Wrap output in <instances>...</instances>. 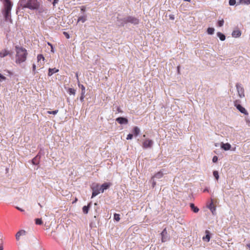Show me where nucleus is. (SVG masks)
Here are the masks:
<instances>
[{
	"mask_svg": "<svg viewBox=\"0 0 250 250\" xmlns=\"http://www.w3.org/2000/svg\"><path fill=\"white\" fill-rule=\"evenodd\" d=\"M40 5L41 3L38 0H20L18 9L22 7V9L28 8L31 10H35L39 9Z\"/></svg>",
	"mask_w": 250,
	"mask_h": 250,
	"instance_id": "nucleus-1",
	"label": "nucleus"
},
{
	"mask_svg": "<svg viewBox=\"0 0 250 250\" xmlns=\"http://www.w3.org/2000/svg\"><path fill=\"white\" fill-rule=\"evenodd\" d=\"M15 50L16 52V62L17 63H21L25 62L26 60L27 52L26 50L18 45L15 46Z\"/></svg>",
	"mask_w": 250,
	"mask_h": 250,
	"instance_id": "nucleus-2",
	"label": "nucleus"
},
{
	"mask_svg": "<svg viewBox=\"0 0 250 250\" xmlns=\"http://www.w3.org/2000/svg\"><path fill=\"white\" fill-rule=\"evenodd\" d=\"M234 105L237 108L239 112L241 113L248 115L249 113L247 110L240 104V101L239 100H235L234 102Z\"/></svg>",
	"mask_w": 250,
	"mask_h": 250,
	"instance_id": "nucleus-3",
	"label": "nucleus"
},
{
	"mask_svg": "<svg viewBox=\"0 0 250 250\" xmlns=\"http://www.w3.org/2000/svg\"><path fill=\"white\" fill-rule=\"evenodd\" d=\"M124 22H126V24L130 23L134 25H137L139 23V21L137 18L129 16L124 18Z\"/></svg>",
	"mask_w": 250,
	"mask_h": 250,
	"instance_id": "nucleus-4",
	"label": "nucleus"
},
{
	"mask_svg": "<svg viewBox=\"0 0 250 250\" xmlns=\"http://www.w3.org/2000/svg\"><path fill=\"white\" fill-rule=\"evenodd\" d=\"M4 9L3 10L11 11L13 2L10 0H3Z\"/></svg>",
	"mask_w": 250,
	"mask_h": 250,
	"instance_id": "nucleus-5",
	"label": "nucleus"
},
{
	"mask_svg": "<svg viewBox=\"0 0 250 250\" xmlns=\"http://www.w3.org/2000/svg\"><path fill=\"white\" fill-rule=\"evenodd\" d=\"M236 87L239 97L241 98L244 97L245 96L244 89L242 86V84L239 83H237L236 84Z\"/></svg>",
	"mask_w": 250,
	"mask_h": 250,
	"instance_id": "nucleus-6",
	"label": "nucleus"
},
{
	"mask_svg": "<svg viewBox=\"0 0 250 250\" xmlns=\"http://www.w3.org/2000/svg\"><path fill=\"white\" fill-rule=\"evenodd\" d=\"M99 184H96L95 185H93L91 188L92 190V193L91 196V198H94L97 195L100 193V190L99 188Z\"/></svg>",
	"mask_w": 250,
	"mask_h": 250,
	"instance_id": "nucleus-7",
	"label": "nucleus"
},
{
	"mask_svg": "<svg viewBox=\"0 0 250 250\" xmlns=\"http://www.w3.org/2000/svg\"><path fill=\"white\" fill-rule=\"evenodd\" d=\"M161 241L162 242H165L169 239V235L167 233L166 228L164 229L162 232L161 233Z\"/></svg>",
	"mask_w": 250,
	"mask_h": 250,
	"instance_id": "nucleus-8",
	"label": "nucleus"
},
{
	"mask_svg": "<svg viewBox=\"0 0 250 250\" xmlns=\"http://www.w3.org/2000/svg\"><path fill=\"white\" fill-rule=\"evenodd\" d=\"M153 144V141L150 139H146L143 143V147L144 149L151 148Z\"/></svg>",
	"mask_w": 250,
	"mask_h": 250,
	"instance_id": "nucleus-9",
	"label": "nucleus"
},
{
	"mask_svg": "<svg viewBox=\"0 0 250 250\" xmlns=\"http://www.w3.org/2000/svg\"><path fill=\"white\" fill-rule=\"evenodd\" d=\"M2 14L3 15L4 20L6 21H9L12 23V19L11 18V11L2 10Z\"/></svg>",
	"mask_w": 250,
	"mask_h": 250,
	"instance_id": "nucleus-10",
	"label": "nucleus"
},
{
	"mask_svg": "<svg viewBox=\"0 0 250 250\" xmlns=\"http://www.w3.org/2000/svg\"><path fill=\"white\" fill-rule=\"evenodd\" d=\"M116 121L120 125H126L128 123L127 118L124 117H119L116 119Z\"/></svg>",
	"mask_w": 250,
	"mask_h": 250,
	"instance_id": "nucleus-11",
	"label": "nucleus"
},
{
	"mask_svg": "<svg viewBox=\"0 0 250 250\" xmlns=\"http://www.w3.org/2000/svg\"><path fill=\"white\" fill-rule=\"evenodd\" d=\"M78 86L79 87L81 88V95L80 97V100L81 102H83L84 101V98L85 97V88L83 85L81 84L80 83L78 84Z\"/></svg>",
	"mask_w": 250,
	"mask_h": 250,
	"instance_id": "nucleus-12",
	"label": "nucleus"
},
{
	"mask_svg": "<svg viewBox=\"0 0 250 250\" xmlns=\"http://www.w3.org/2000/svg\"><path fill=\"white\" fill-rule=\"evenodd\" d=\"M165 172H166V170L164 169H162L156 173L152 177L153 178L160 179L165 174H167V173Z\"/></svg>",
	"mask_w": 250,
	"mask_h": 250,
	"instance_id": "nucleus-13",
	"label": "nucleus"
},
{
	"mask_svg": "<svg viewBox=\"0 0 250 250\" xmlns=\"http://www.w3.org/2000/svg\"><path fill=\"white\" fill-rule=\"evenodd\" d=\"M220 146L222 149H223L225 151L230 150L231 147L230 144L228 143H221Z\"/></svg>",
	"mask_w": 250,
	"mask_h": 250,
	"instance_id": "nucleus-14",
	"label": "nucleus"
},
{
	"mask_svg": "<svg viewBox=\"0 0 250 250\" xmlns=\"http://www.w3.org/2000/svg\"><path fill=\"white\" fill-rule=\"evenodd\" d=\"M41 156L39 154L37 155L32 160V163L34 165H38L39 164L40 161Z\"/></svg>",
	"mask_w": 250,
	"mask_h": 250,
	"instance_id": "nucleus-15",
	"label": "nucleus"
},
{
	"mask_svg": "<svg viewBox=\"0 0 250 250\" xmlns=\"http://www.w3.org/2000/svg\"><path fill=\"white\" fill-rule=\"evenodd\" d=\"M206 235L203 237V240L207 242H209L210 239V233L208 230L205 231Z\"/></svg>",
	"mask_w": 250,
	"mask_h": 250,
	"instance_id": "nucleus-16",
	"label": "nucleus"
},
{
	"mask_svg": "<svg viewBox=\"0 0 250 250\" xmlns=\"http://www.w3.org/2000/svg\"><path fill=\"white\" fill-rule=\"evenodd\" d=\"M208 207L209 209V210L211 211L213 215L216 214V207L213 205L212 201H211V202L209 204V205L208 206Z\"/></svg>",
	"mask_w": 250,
	"mask_h": 250,
	"instance_id": "nucleus-17",
	"label": "nucleus"
},
{
	"mask_svg": "<svg viewBox=\"0 0 250 250\" xmlns=\"http://www.w3.org/2000/svg\"><path fill=\"white\" fill-rule=\"evenodd\" d=\"M92 203L90 202L88 204L87 206H84L83 207V211L84 214H87L89 211L90 208L91 206Z\"/></svg>",
	"mask_w": 250,
	"mask_h": 250,
	"instance_id": "nucleus-18",
	"label": "nucleus"
},
{
	"mask_svg": "<svg viewBox=\"0 0 250 250\" xmlns=\"http://www.w3.org/2000/svg\"><path fill=\"white\" fill-rule=\"evenodd\" d=\"M126 24V22H124V18L120 19L117 18V24L120 26H124Z\"/></svg>",
	"mask_w": 250,
	"mask_h": 250,
	"instance_id": "nucleus-19",
	"label": "nucleus"
},
{
	"mask_svg": "<svg viewBox=\"0 0 250 250\" xmlns=\"http://www.w3.org/2000/svg\"><path fill=\"white\" fill-rule=\"evenodd\" d=\"M59 70L58 69L56 68H49L48 69V76H51L54 73H57V72H59Z\"/></svg>",
	"mask_w": 250,
	"mask_h": 250,
	"instance_id": "nucleus-20",
	"label": "nucleus"
},
{
	"mask_svg": "<svg viewBox=\"0 0 250 250\" xmlns=\"http://www.w3.org/2000/svg\"><path fill=\"white\" fill-rule=\"evenodd\" d=\"M189 207H190L191 209L192 210V211L194 213H197L199 210V208H198L197 207H196L194 205V204L192 203H190L189 204Z\"/></svg>",
	"mask_w": 250,
	"mask_h": 250,
	"instance_id": "nucleus-21",
	"label": "nucleus"
},
{
	"mask_svg": "<svg viewBox=\"0 0 250 250\" xmlns=\"http://www.w3.org/2000/svg\"><path fill=\"white\" fill-rule=\"evenodd\" d=\"M26 233V231L24 230H21L19 231L16 235V238L17 240H19L20 239V237L21 235H24Z\"/></svg>",
	"mask_w": 250,
	"mask_h": 250,
	"instance_id": "nucleus-22",
	"label": "nucleus"
},
{
	"mask_svg": "<svg viewBox=\"0 0 250 250\" xmlns=\"http://www.w3.org/2000/svg\"><path fill=\"white\" fill-rule=\"evenodd\" d=\"M241 35V33L240 30H234L232 33V36L235 38L239 37Z\"/></svg>",
	"mask_w": 250,
	"mask_h": 250,
	"instance_id": "nucleus-23",
	"label": "nucleus"
},
{
	"mask_svg": "<svg viewBox=\"0 0 250 250\" xmlns=\"http://www.w3.org/2000/svg\"><path fill=\"white\" fill-rule=\"evenodd\" d=\"M217 36L221 41H224L226 39L225 35L221 32H218L217 33Z\"/></svg>",
	"mask_w": 250,
	"mask_h": 250,
	"instance_id": "nucleus-24",
	"label": "nucleus"
},
{
	"mask_svg": "<svg viewBox=\"0 0 250 250\" xmlns=\"http://www.w3.org/2000/svg\"><path fill=\"white\" fill-rule=\"evenodd\" d=\"M132 132L135 136H137L140 134V130L138 127L135 126L133 129Z\"/></svg>",
	"mask_w": 250,
	"mask_h": 250,
	"instance_id": "nucleus-25",
	"label": "nucleus"
},
{
	"mask_svg": "<svg viewBox=\"0 0 250 250\" xmlns=\"http://www.w3.org/2000/svg\"><path fill=\"white\" fill-rule=\"evenodd\" d=\"M112 185L111 183H104L101 185L102 188H103L104 189L106 190L109 188V187Z\"/></svg>",
	"mask_w": 250,
	"mask_h": 250,
	"instance_id": "nucleus-26",
	"label": "nucleus"
},
{
	"mask_svg": "<svg viewBox=\"0 0 250 250\" xmlns=\"http://www.w3.org/2000/svg\"><path fill=\"white\" fill-rule=\"evenodd\" d=\"M9 54V51L6 50H2L0 52V57L3 58Z\"/></svg>",
	"mask_w": 250,
	"mask_h": 250,
	"instance_id": "nucleus-27",
	"label": "nucleus"
},
{
	"mask_svg": "<svg viewBox=\"0 0 250 250\" xmlns=\"http://www.w3.org/2000/svg\"><path fill=\"white\" fill-rule=\"evenodd\" d=\"M86 20V16L85 15L81 16L79 17L78 22L81 21L83 23Z\"/></svg>",
	"mask_w": 250,
	"mask_h": 250,
	"instance_id": "nucleus-28",
	"label": "nucleus"
},
{
	"mask_svg": "<svg viewBox=\"0 0 250 250\" xmlns=\"http://www.w3.org/2000/svg\"><path fill=\"white\" fill-rule=\"evenodd\" d=\"M67 92L70 95H75L76 93V90L72 88H69Z\"/></svg>",
	"mask_w": 250,
	"mask_h": 250,
	"instance_id": "nucleus-29",
	"label": "nucleus"
},
{
	"mask_svg": "<svg viewBox=\"0 0 250 250\" xmlns=\"http://www.w3.org/2000/svg\"><path fill=\"white\" fill-rule=\"evenodd\" d=\"M214 32V28L213 27H208L207 29V33L209 35H212Z\"/></svg>",
	"mask_w": 250,
	"mask_h": 250,
	"instance_id": "nucleus-30",
	"label": "nucleus"
},
{
	"mask_svg": "<svg viewBox=\"0 0 250 250\" xmlns=\"http://www.w3.org/2000/svg\"><path fill=\"white\" fill-rule=\"evenodd\" d=\"M213 176L214 177L215 179L216 180H218V179L219 178V173H218V171L214 170L213 171Z\"/></svg>",
	"mask_w": 250,
	"mask_h": 250,
	"instance_id": "nucleus-31",
	"label": "nucleus"
},
{
	"mask_svg": "<svg viewBox=\"0 0 250 250\" xmlns=\"http://www.w3.org/2000/svg\"><path fill=\"white\" fill-rule=\"evenodd\" d=\"M114 220L117 222H119L120 220V215L118 213H114Z\"/></svg>",
	"mask_w": 250,
	"mask_h": 250,
	"instance_id": "nucleus-32",
	"label": "nucleus"
},
{
	"mask_svg": "<svg viewBox=\"0 0 250 250\" xmlns=\"http://www.w3.org/2000/svg\"><path fill=\"white\" fill-rule=\"evenodd\" d=\"M35 223L37 225H41L42 224L43 222L41 218L35 219Z\"/></svg>",
	"mask_w": 250,
	"mask_h": 250,
	"instance_id": "nucleus-33",
	"label": "nucleus"
},
{
	"mask_svg": "<svg viewBox=\"0 0 250 250\" xmlns=\"http://www.w3.org/2000/svg\"><path fill=\"white\" fill-rule=\"evenodd\" d=\"M224 23V21L223 19H222L221 20H219L217 22V25L219 27H222Z\"/></svg>",
	"mask_w": 250,
	"mask_h": 250,
	"instance_id": "nucleus-34",
	"label": "nucleus"
},
{
	"mask_svg": "<svg viewBox=\"0 0 250 250\" xmlns=\"http://www.w3.org/2000/svg\"><path fill=\"white\" fill-rule=\"evenodd\" d=\"M229 5L233 6L236 4V0H229Z\"/></svg>",
	"mask_w": 250,
	"mask_h": 250,
	"instance_id": "nucleus-35",
	"label": "nucleus"
},
{
	"mask_svg": "<svg viewBox=\"0 0 250 250\" xmlns=\"http://www.w3.org/2000/svg\"><path fill=\"white\" fill-rule=\"evenodd\" d=\"M38 62L40 61L41 60H44V58L42 54H39L37 56Z\"/></svg>",
	"mask_w": 250,
	"mask_h": 250,
	"instance_id": "nucleus-36",
	"label": "nucleus"
},
{
	"mask_svg": "<svg viewBox=\"0 0 250 250\" xmlns=\"http://www.w3.org/2000/svg\"><path fill=\"white\" fill-rule=\"evenodd\" d=\"M36 10L38 11L39 13H42L44 11V8L42 7H41V5H39V9H36Z\"/></svg>",
	"mask_w": 250,
	"mask_h": 250,
	"instance_id": "nucleus-37",
	"label": "nucleus"
},
{
	"mask_svg": "<svg viewBox=\"0 0 250 250\" xmlns=\"http://www.w3.org/2000/svg\"><path fill=\"white\" fill-rule=\"evenodd\" d=\"M58 110H55L53 111H48L47 112L49 114L56 115L58 112Z\"/></svg>",
	"mask_w": 250,
	"mask_h": 250,
	"instance_id": "nucleus-38",
	"label": "nucleus"
},
{
	"mask_svg": "<svg viewBox=\"0 0 250 250\" xmlns=\"http://www.w3.org/2000/svg\"><path fill=\"white\" fill-rule=\"evenodd\" d=\"M133 134L129 133L127 135L126 139L127 140H131L133 138Z\"/></svg>",
	"mask_w": 250,
	"mask_h": 250,
	"instance_id": "nucleus-39",
	"label": "nucleus"
},
{
	"mask_svg": "<svg viewBox=\"0 0 250 250\" xmlns=\"http://www.w3.org/2000/svg\"><path fill=\"white\" fill-rule=\"evenodd\" d=\"M242 4L249 5L250 4V0H244Z\"/></svg>",
	"mask_w": 250,
	"mask_h": 250,
	"instance_id": "nucleus-40",
	"label": "nucleus"
},
{
	"mask_svg": "<svg viewBox=\"0 0 250 250\" xmlns=\"http://www.w3.org/2000/svg\"><path fill=\"white\" fill-rule=\"evenodd\" d=\"M151 181H152V187L154 188L155 186H156V182L154 181V178L152 177L151 179Z\"/></svg>",
	"mask_w": 250,
	"mask_h": 250,
	"instance_id": "nucleus-41",
	"label": "nucleus"
},
{
	"mask_svg": "<svg viewBox=\"0 0 250 250\" xmlns=\"http://www.w3.org/2000/svg\"><path fill=\"white\" fill-rule=\"evenodd\" d=\"M6 79V77L2 75L1 73H0V82L2 81H5Z\"/></svg>",
	"mask_w": 250,
	"mask_h": 250,
	"instance_id": "nucleus-42",
	"label": "nucleus"
},
{
	"mask_svg": "<svg viewBox=\"0 0 250 250\" xmlns=\"http://www.w3.org/2000/svg\"><path fill=\"white\" fill-rule=\"evenodd\" d=\"M218 161V157L217 156H213V158H212V162L213 163H216Z\"/></svg>",
	"mask_w": 250,
	"mask_h": 250,
	"instance_id": "nucleus-43",
	"label": "nucleus"
},
{
	"mask_svg": "<svg viewBox=\"0 0 250 250\" xmlns=\"http://www.w3.org/2000/svg\"><path fill=\"white\" fill-rule=\"evenodd\" d=\"M35 70H36V65L35 64H33L32 65V72L34 74H35L36 73Z\"/></svg>",
	"mask_w": 250,
	"mask_h": 250,
	"instance_id": "nucleus-44",
	"label": "nucleus"
},
{
	"mask_svg": "<svg viewBox=\"0 0 250 250\" xmlns=\"http://www.w3.org/2000/svg\"><path fill=\"white\" fill-rule=\"evenodd\" d=\"M47 44H48V45L50 46V47L51 48V51L54 52V48H53V45L50 42H48Z\"/></svg>",
	"mask_w": 250,
	"mask_h": 250,
	"instance_id": "nucleus-45",
	"label": "nucleus"
},
{
	"mask_svg": "<svg viewBox=\"0 0 250 250\" xmlns=\"http://www.w3.org/2000/svg\"><path fill=\"white\" fill-rule=\"evenodd\" d=\"M59 0H53V1L52 2L53 6H55L56 4L59 2Z\"/></svg>",
	"mask_w": 250,
	"mask_h": 250,
	"instance_id": "nucleus-46",
	"label": "nucleus"
},
{
	"mask_svg": "<svg viewBox=\"0 0 250 250\" xmlns=\"http://www.w3.org/2000/svg\"><path fill=\"white\" fill-rule=\"evenodd\" d=\"M175 19L174 15H169V19L171 20H174Z\"/></svg>",
	"mask_w": 250,
	"mask_h": 250,
	"instance_id": "nucleus-47",
	"label": "nucleus"
},
{
	"mask_svg": "<svg viewBox=\"0 0 250 250\" xmlns=\"http://www.w3.org/2000/svg\"><path fill=\"white\" fill-rule=\"evenodd\" d=\"M64 35H65V36L66 37V38L67 39H69V34L67 33V32H64L63 33Z\"/></svg>",
	"mask_w": 250,
	"mask_h": 250,
	"instance_id": "nucleus-48",
	"label": "nucleus"
},
{
	"mask_svg": "<svg viewBox=\"0 0 250 250\" xmlns=\"http://www.w3.org/2000/svg\"><path fill=\"white\" fill-rule=\"evenodd\" d=\"M16 208L18 210H20V211H21V212H23V211H24V210L23 209H22V208H20V207H16Z\"/></svg>",
	"mask_w": 250,
	"mask_h": 250,
	"instance_id": "nucleus-49",
	"label": "nucleus"
},
{
	"mask_svg": "<svg viewBox=\"0 0 250 250\" xmlns=\"http://www.w3.org/2000/svg\"><path fill=\"white\" fill-rule=\"evenodd\" d=\"M99 190H100V192L101 191L102 193H103L104 192V191L105 190L104 189H103V188H102L101 186V188L99 189Z\"/></svg>",
	"mask_w": 250,
	"mask_h": 250,
	"instance_id": "nucleus-50",
	"label": "nucleus"
},
{
	"mask_svg": "<svg viewBox=\"0 0 250 250\" xmlns=\"http://www.w3.org/2000/svg\"><path fill=\"white\" fill-rule=\"evenodd\" d=\"M81 10L82 12H84L85 10V8L84 6H83L82 7Z\"/></svg>",
	"mask_w": 250,
	"mask_h": 250,
	"instance_id": "nucleus-51",
	"label": "nucleus"
},
{
	"mask_svg": "<svg viewBox=\"0 0 250 250\" xmlns=\"http://www.w3.org/2000/svg\"><path fill=\"white\" fill-rule=\"evenodd\" d=\"M117 110H118V111L119 112H122V110H121L120 108L119 107L117 108Z\"/></svg>",
	"mask_w": 250,
	"mask_h": 250,
	"instance_id": "nucleus-52",
	"label": "nucleus"
},
{
	"mask_svg": "<svg viewBox=\"0 0 250 250\" xmlns=\"http://www.w3.org/2000/svg\"><path fill=\"white\" fill-rule=\"evenodd\" d=\"M246 247L248 248L250 250V243L247 244Z\"/></svg>",
	"mask_w": 250,
	"mask_h": 250,
	"instance_id": "nucleus-53",
	"label": "nucleus"
},
{
	"mask_svg": "<svg viewBox=\"0 0 250 250\" xmlns=\"http://www.w3.org/2000/svg\"><path fill=\"white\" fill-rule=\"evenodd\" d=\"M246 121L247 123H250V121L249 119H248L247 118H246Z\"/></svg>",
	"mask_w": 250,
	"mask_h": 250,
	"instance_id": "nucleus-54",
	"label": "nucleus"
},
{
	"mask_svg": "<svg viewBox=\"0 0 250 250\" xmlns=\"http://www.w3.org/2000/svg\"><path fill=\"white\" fill-rule=\"evenodd\" d=\"M177 69H178V71L179 72V69H180V66H178L177 67Z\"/></svg>",
	"mask_w": 250,
	"mask_h": 250,
	"instance_id": "nucleus-55",
	"label": "nucleus"
},
{
	"mask_svg": "<svg viewBox=\"0 0 250 250\" xmlns=\"http://www.w3.org/2000/svg\"><path fill=\"white\" fill-rule=\"evenodd\" d=\"M184 0L185 1H188V2L190 1V0Z\"/></svg>",
	"mask_w": 250,
	"mask_h": 250,
	"instance_id": "nucleus-56",
	"label": "nucleus"
},
{
	"mask_svg": "<svg viewBox=\"0 0 250 250\" xmlns=\"http://www.w3.org/2000/svg\"><path fill=\"white\" fill-rule=\"evenodd\" d=\"M38 205L41 207V208H42V206L41 205L40 203H38Z\"/></svg>",
	"mask_w": 250,
	"mask_h": 250,
	"instance_id": "nucleus-57",
	"label": "nucleus"
},
{
	"mask_svg": "<svg viewBox=\"0 0 250 250\" xmlns=\"http://www.w3.org/2000/svg\"><path fill=\"white\" fill-rule=\"evenodd\" d=\"M0 250H3V248L2 247H0Z\"/></svg>",
	"mask_w": 250,
	"mask_h": 250,
	"instance_id": "nucleus-58",
	"label": "nucleus"
},
{
	"mask_svg": "<svg viewBox=\"0 0 250 250\" xmlns=\"http://www.w3.org/2000/svg\"><path fill=\"white\" fill-rule=\"evenodd\" d=\"M76 76H77V78L78 77V76L77 74H76Z\"/></svg>",
	"mask_w": 250,
	"mask_h": 250,
	"instance_id": "nucleus-59",
	"label": "nucleus"
},
{
	"mask_svg": "<svg viewBox=\"0 0 250 250\" xmlns=\"http://www.w3.org/2000/svg\"><path fill=\"white\" fill-rule=\"evenodd\" d=\"M48 0V1H51V0Z\"/></svg>",
	"mask_w": 250,
	"mask_h": 250,
	"instance_id": "nucleus-60",
	"label": "nucleus"
}]
</instances>
